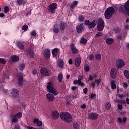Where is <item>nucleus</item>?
Wrapping results in <instances>:
<instances>
[{
    "label": "nucleus",
    "instance_id": "obj_1",
    "mask_svg": "<svg viewBox=\"0 0 129 129\" xmlns=\"http://www.w3.org/2000/svg\"><path fill=\"white\" fill-rule=\"evenodd\" d=\"M60 118L63 121L71 122L72 121V116L67 112H63L60 114Z\"/></svg>",
    "mask_w": 129,
    "mask_h": 129
},
{
    "label": "nucleus",
    "instance_id": "obj_2",
    "mask_svg": "<svg viewBox=\"0 0 129 129\" xmlns=\"http://www.w3.org/2000/svg\"><path fill=\"white\" fill-rule=\"evenodd\" d=\"M114 13H115L114 8H113V7H109L105 10L104 13L105 19L109 20V19H110V18L112 17V15L114 14Z\"/></svg>",
    "mask_w": 129,
    "mask_h": 129
},
{
    "label": "nucleus",
    "instance_id": "obj_3",
    "mask_svg": "<svg viewBox=\"0 0 129 129\" xmlns=\"http://www.w3.org/2000/svg\"><path fill=\"white\" fill-rule=\"evenodd\" d=\"M47 91L52 93L54 95L56 96L58 94V92L56 91V89L54 88L53 86V83L52 82H49L47 85Z\"/></svg>",
    "mask_w": 129,
    "mask_h": 129
},
{
    "label": "nucleus",
    "instance_id": "obj_4",
    "mask_svg": "<svg viewBox=\"0 0 129 129\" xmlns=\"http://www.w3.org/2000/svg\"><path fill=\"white\" fill-rule=\"evenodd\" d=\"M22 112H19L16 114L14 116H11V122H13V123H17L18 121H19V119L21 118L22 117Z\"/></svg>",
    "mask_w": 129,
    "mask_h": 129
},
{
    "label": "nucleus",
    "instance_id": "obj_5",
    "mask_svg": "<svg viewBox=\"0 0 129 129\" xmlns=\"http://www.w3.org/2000/svg\"><path fill=\"white\" fill-rule=\"evenodd\" d=\"M104 21H103V20L100 19L98 21L97 23V29L99 32H101L102 31H103V29H104Z\"/></svg>",
    "mask_w": 129,
    "mask_h": 129
},
{
    "label": "nucleus",
    "instance_id": "obj_6",
    "mask_svg": "<svg viewBox=\"0 0 129 129\" xmlns=\"http://www.w3.org/2000/svg\"><path fill=\"white\" fill-rule=\"evenodd\" d=\"M40 73L43 76H50L51 75V72L46 68H42L40 70Z\"/></svg>",
    "mask_w": 129,
    "mask_h": 129
},
{
    "label": "nucleus",
    "instance_id": "obj_7",
    "mask_svg": "<svg viewBox=\"0 0 129 129\" xmlns=\"http://www.w3.org/2000/svg\"><path fill=\"white\" fill-rule=\"evenodd\" d=\"M57 9V4L56 3H53L50 4L48 7V11L51 14H53L55 13V10Z\"/></svg>",
    "mask_w": 129,
    "mask_h": 129
},
{
    "label": "nucleus",
    "instance_id": "obj_8",
    "mask_svg": "<svg viewBox=\"0 0 129 129\" xmlns=\"http://www.w3.org/2000/svg\"><path fill=\"white\" fill-rule=\"evenodd\" d=\"M98 115L96 113L91 112L88 114V117L91 120H95L98 118Z\"/></svg>",
    "mask_w": 129,
    "mask_h": 129
},
{
    "label": "nucleus",
    "instance_id": "obj_9",
    "mask_svg": "<svg viewBox=\"0 0 129 129\" xmlns=\"http://www.w3.org/2000/svg\"><path fill=\"white\" fill-rule=\"evenodd\" d=\"M124 65H125V63L124 62L123 60L119 59L116 61V67H117V68H118V69L122 68V67H123Z\"/></svg>",
    "mask_w": 129,
    "mask_h": 129
},
{
    "label": "nucleus",
    "instance_id": "obj_10",
    "mask_svg": "<svg viewBox=\"0 0 129 129\" xmlns=\"http://www.w3.org/2000/svg\"><path fill=\"white\" fill-rule=\"evenodd\" d=\"M85 29V28H84V24L83 23H82L79 25H77L76 27L77 32L79 34H81V33L84 31Z\"/></svg>",
    "mask_w": 129,
    "mask_h": 129
},
{
    "label": "nucleus",
    "instance_id": "obj_11",
    "mask_svg": "<svg viewBox=\"0 0 129 129\" xmlns=\"http://www.w3.org/2000/svg\"><path fill=\"white\" fill-rule=\"evenodd\" d=\"M26 54L28 58H33L34 57V55H35V54L34 53V51L31 48L27 50Z\"/></svg>",
    "mask_w": 129,
    "mask_h": 129
},
{
    "label": "nucleus",
    "instance_id": "obj_12",
    "mask_svg": "<svg viewBox=\"0 0 129 129\" xmlns=\"http://www.w3.org/2000/svg\"><path fill=\"white\" fill-rule=\"evenodd\" d=\"M101 83V80L100 79H95L94 82L92 83L91 84V86L93 88H94L95 87V85H99Z\"/></svg>",
    "mask_w": 129,
    "mask_h": 129
},
{
    "label": "nucleus",
    "instance_id": "obj_13",
    "mask_svg": "<svg viewBox=\"0 0 129 129\" xmlns=\"http://www.w3.org/2000/svg\"><path fill=\"white\" fill-rule=\"evenodd\" d=\"M60 116V114L57 111H54L52 112V117L53 119H58Z\"/></svg>",
    "mask_w": 129,
    "mask_h": 129
},
{
    "label": "nucleus",
    "instance_id": "obj_14",
    "mask_svg": "<svg viewBox=\"0 0 129 129\" xmlns=\"http://www.w3.org/2000/svg\"><path fill=\"white\" fill-rule=\"evenodd\" d=\"M70 48H71V50L72 53H73V54H76V53H77V52H78V49H77V48H76V47H75V45H74V44L72 43L71 45Z\"/></svg>",
    "mask_w": 129,
    "mask_h": 129
},
{
    "label": "nucleus",
    "instance_id": "obj_15",
    "mask_svg": "<svg viewBox=\"0 0 129 129\" xmlns=\"http://www.w3.org/2000/svg\"><path fill=\"white\" fill-rule=\"evenodd\" d=\"M46 98L49 101L51 102L54 100L55 97H54V95L53 94L49 93L46 94Z\"/></svg>",
    "mask_w": 129,
    "mask_h": 129
},
{
    "label": "nucleus",
    "instance_id": "obj_16",
    "mask_svg": "<svg viewBox=\"0 0 129 129\" xmlns=\"http://www.w3.org/2000/svg\"><path fill=\"white\" fill-rule=\"evenodd\" d=\"M127 120V118H126V117H124L122 119L121 117L117 118V121L118 122H119V123H125Z\"/></svg>",
    "mask_w": 129,
    "mask_h": 129
},
{
    "label": "nucleus",
    "instance_id": "obj_17",
    "mask_svg": "<svg viewBox=\"0 0 129 129\" xmlns=\"http://www.w3.org/2000/svg\"><path fill=\"white\" fill-rule=\"evenodd\" d=\"M75 64L76 67H79V66H80V64H81V58H76L75 60Z\"/></svg>",
    "mask_w": 129,
    "mask_h": 129
},
{
    "label": "nucleus",
    "instance_id": "obj_18",
    "mask_svg": "<svg viewBox=\"0 0 129 129\" xmlns=\"http://www.w3.org/2000/svg\"><path fill=\"white\" fill-rule=\"evenodd\" d=\"M97 21L96 20H93L91 23H90L89 28L93 29L96 26Z\"/></svg>",
    "mask_w": 129,
    "mask_h": 129
},
{
    "label": "nucleus",
    "instance_id": "obj_19",
    "mask_svg": "<svg viewBox=\"0 0 129 129\" xmlns=\"http://www.w3.org/2000/svg\"><path fill=\"white\" fill-rule=\"evenodd\" d=\"M110 76L113 79L115 78V76H116V72L115 71V69L113 68L111 69L110 72Z\"/></svg>",
    "mask_w": 129,
    "mask_h": 129
},
{
    "label": "nucleus",
    "instance_id": "obj_20",
    "mask_svg": "<svg viewBox=\"0 0 129 129\" xmlns=\"http://www.w3.org/2000/svg\"><path fill=\"white\" fill-rule=\"evenodd\" d=\"M10 62H18L19 61V56L17 55L12 56L10 59Z\"/></svg>",
    "mask_w": 129,
    "mask_h": 129
},
{
    "label": "nucleus",
    "instance_id": "obj_21",
    "mask_svg": "<svg viewBox=\"0 0 129 129\" xmlns=\"http://www.w3.org/2000/svg\"><path fill=\"white\" fill-rule=\"evenodd\" d=\"M12 96H13V98L19 97V93H18V91L16 89L12 90Z\"/></svg>",
    "mask_w": 129,
    "mask_h": 129
},
{
    "label": "nucleus",
    "instance_id": "obj_22",
    "mask_svg": "<svg viewBox=\"0 0 129 129\" xmlns=\"http://www.w3.org/2000/svg\"><path fill=\"white\" fill-rule=\"evenodd\" d=\"M66 26H67V23L61 22L59 25V29H60L61 31H64L65 28H66Z\"/></svg>",
    "mask_w": 129,
    "mask_h": 129
},
{
    "label": "nucleus",
    "instance_id": "obj_23",
    "mask_svg": "<svg viewBox=\"0 0 129 129\" xmlns=\"http://www.w3.org/2000/svg\"><path fill=\"white\" fill-rule=\"evenodd\" d=\"M114 41V40L112 38H107L106 39V44L107 45H111Z\"/></svg>",
    "mask_w": 129,
    "mask_h": 129
},
{
    "label": "nucleus",
    "instance_id": "obj_24",
    "mask_svg": "<svg viewBox=\"0 0 129 129\" xmlns=\"http://www.w3.org/2000/svg\"><path fill=\"white\" fill-rule=\"evenodd\" d=\"M51 55V53L50 52V50L49 49H46L45 51H44V56L45 58L48 59V58H50V56Z\"/></svg>",
    "mask_w": 129,
    "mask_h": 129
},
{
    "label": "nucleus",
    "instance_id": "obj_25",
    "mask_svg": "<svg viewBox=\"0 0 129 129\" xmlns=\"http://www.w3.org/2000/svg\"><path fill=\"white\" fill-rule=\"evenodd\" d=\"M8 80H9V75H8V72H6L4 78L2 79V82L7 83Z\"/></svg>",
    "mask_w": 129,
    "mask_h": 129
},
{
    "label": "nucleus",
    "instance_id": "obj_26",
    "mask_svg": "<svg viewBox=\"0 0 129 129\" xmlns=\"http://www.w3.org/2000/svg\"><path fill=\"white\" fill-rule=\"evenodd\" d=\"M18 77L19 84V85H22V84H23V80H24V79H23V76L19 74L18 75Z\"/></svg>",
    "mask_w": 129,
    "mask_h": 129
},
{
    "label": "nucleus",
    "instance_id": "obj_27",
    "mask_svg": "<svg viewBox=\"0 0 129 129\" xmlns=\"http://www.w3.org/2000/svg\"><path fill=\"white\" fill-rule=\"evenodd\" d=\"M52 55L55 57V56H57L58 54H59V49L58 48H54L52 51Z\"/></svg>",
    "mask_w": 129,
    "mask_h": 129
},
{
    "label": "nucleus",
    "instance_id": "obj_28",
    "mask_svg": "<svg viewBox=\"0 0 129 129\" xmlns=\"http://www.w3.org/2000/svg\"><path fill=\"white\" fill-rule=\"evenodd\" d=\"M110 85L112 89H116V85L115 84V82L114 81H111L110 82Z\"/></svg>",
    "mask_w": 129,
    "mask_h": 129
},
{
    "label": "nucleus",
    "instance_id": "obj_29",
    "mask_svg": "<svg viewBox=\"0 0 129 129\" xmlns=\"http://www.w3.org/2000/svg\"><path fill=\"white\" fill-rule=\"evenodd\" d=\"M77 5H78V2L75 1L73 2V4H72L70 7L72 8V9H74V8H75V7H76L77 6Z\"/></svg>",
    "mask_w": 129,
    "mask_h": 129
},
{
    "label": "nucleus",
    "instance_id": "obj_30",
    "mask_svg": "<svg viewBox=\"0 0 129 129\" xmlns=\"http://www.w3.org/2000/svg\"><path fill=\"white\" fill-rule=\"evenodd\" d=\"M17 3L20 6H22V5H25V4H26L25 0H17Z\"/></svg>",
    "mask_w": 129,
    "mask_h": 129
},
{
    "label": "nucleus",
    "instance_id": "obj_31",
    "mask_svg": "<svg viewBox=\"0 0 129 129\" xmlns=\"http://www.w3.org/2000/svg\"><path fill=\"white\" fill-rule=\"evenodd\" d=\"M57 64L58 65V67H60V68H63L64 66V62L62 60H59L57 62Z\"/></svg>",
    "mask_w": 129,
    "mask_h": 129
},
{
    "label": "nucleus",
    "instance_id": "obj_32",
    "mask_svg": "<svg viewBox=\"0 0 129 129\" xmlns=\"http://www.w3.org/2000/svg\"><path fill=\"white\" fill-rule=\"evenodd\" d=\"M124 8L126 11L129 12V1L125 3Z\"/></svg>",
    "mask_w": 129,
    "mask_h": 129
},
{
    "label": "nucleus",
    "instance_id": "obj_33",
    "mask_svg": "<svg viewBox=\"0 0 129 129\" xmlns=\"http://www.w3.org/2000/svg\"><path fill=\"white\" fill-rule=\"evenodd\" d=\"M123 73L125 78H126V79H129V72L125 70L124 71Z\"/></svg>",
    "mask_w": 129,
    "mask_h": 129
},
{
    "label": "nucleus",
    "instance_id": "obj_34",
    "mask_svg": "<svg viewBox=\"0 0 129 129\" xmlns=\"http://www.w3.org/2000/svg\"><path fill=\"white\" fill-rule=\"evenodd\" d=\"M110 108H111V104L110 102H107L106 104V109L108 110L109 109H110Z\"/></svg>",
    "mask_w": 129,
    "mask_h": 129
},
{
    "label": "nucleus",
    "instance_id": "obj_35",
    "mask_svg": "<svg viewBox=\"0 0 129 129\" xmlns=\"http://www.w3.org/2000/svg\"><path fill=\"white\" fill-rule=\"evenodd\" d=\"M17 46L19 49L23 50L24 49V44L21 43V42H18Z\"/></svg>",
    "mask_w": 129,
    "mask_h": 129
},
{
    "label": "nucleus",
    "instance_id": "obj_36",
    "mask_svg": "<svg viewBox=\"0 0 129 129\" xmlns=\"http://www.w3.org/2000/svg\"><path fill=\"white\" fill-rule=\"evenodd\" d=\"M95 59L97 61H99L101 59V55L100 54H96L95 55Z\"/></svg>",
    "mask_w": 129,
    "mask_h": 129
},
{
    "label": "nucleus",
    "instance_id": "obj_37",
    "mask_svg": "<svg viewBox=\"0 0 129 129\" xmlns=\"http://www.w3.org/2000/svg\"><path fill=\"white\" fill-rule=\"evenodd\" d=\"M84 70L86 72H89V71L90 70V68L89 67V66L88 64H86L84 67Z\"/></svg>",
    "mask_w": 129,
    "mask_h": 129
},
{
    "label": "nucleus",
    "instance_id": "obj_38",
    "mask_svg": "<svg viewBox=\"0 0 129 129\" xmlns=\"http://www.w3.org/2000/svg\"><path fill=\"white\" fill-rule=\"evenodd\" d=\"M78 83L80 86H84V85H85L84 83L81 82V79H78Z\"/></svg>",
    "mask_w": 129,
    "mask_h": 129
},
{
    "label": "nucleus",
    "instance_id": "obj_39",
    "mask_svg": "<svg viewBox=\"0 0 129 129\" xmlns=\"http://www.w3.org/2000/svg\"><path fill=\"white\" fill-rule=\"evenodd\" d=\"M81 44H86L87 43V40L84 38H82L80 40Z\"/></svg>",
    "mask_w": 129,
    "mask_h": 129
},
{
    "label": "nucleus",
    "instance_id": "obj_40",
    "mask_svg": "<svg viewBox=\"0 0 129 129\" xmlns=\"http://www.w3.org/2000/svg\"><path fill=\"white\" fill-rule=\"evenodd\" d=\"M63 77V75L62 74H60L58 75V80L59 82H62V78Z\"/></svg>",
    "mask_w": 129,
    "mask_h": 129
},
{
    "label": "nucleus",
    "instance_id": "obj_41",
    "mask_svg": "<svg viewBox=\"0 0 129 129\" xmlns=\"http://www.w3.org/2000/svg\"><path fill=\"white\" fill-rule=\"evenodd\" d=\"M85 20V17L83 16H80L79 17V20L80 21V22H83L84 20Z\"/></svg>",
    "mask_w": 129,
    "mask_h": 129
},
{
    "label": "nucleus",
    "instance_id": "obj_42",
    "mask_svg": "<svg viewBox=\"0 0 129 129\" xmlns=\"http://www.w3.org/2000/svg\"><path fill=\"white\" fill-rule=\"evenodd\" d=\"M73 126L75 129H79V124L77 122H74Z\"/></svg>",
    "mask_w": 129,
    "mask_h": 129
},
{
    "label": "nucleus",
    "instance_id": "obj_43",
    "mask_svg": "<svg viewBox=\"0 0 129 129\" xmlns=\"http://www.w3.org/2000/svg\"><path fill=\"white\" fill-rule=\"evenodd\" d=\"M119 10L120 13H124V7H123V6H120L119 8Z\"/></svg>",
    "mask_w": 129,
    "mask_h": 129
},
{
    "label": "nucleus",
    "instance_id": "obj_44",
    "mask_svg": "<svg viewBox=\"0 0 129 129\" xmlns=\"http://www.w3.org/2000/svg\"><path fill=\"white\" fill-rule=\"evenodd\" d=\"M39 120H40L39 119V118H35L33 121V123H34L35 124H37L39 122Z\"/></svg>",
    "mask_w": 129,
    "mask_h": 129
},
{
    "label": "nucleus",
    "instance_id": "obj_45",
    "mask_svg": "<svg viewBox=\"0 0 129 129\" xmlns=\"http://www.w3.org/2000/svg\"><path fill=\"white\" fill-rule=\"evenodd\" d=\"M0 63H2V64H6L7 60L4 58H0Z\"/></svg>",
    "mask_w": 129,
    "mask_h": 129
},
{
    "label": "nucleus",
    "instance_id": "obj_46",
    "mask_svg": "<svg viewBox=\"0 0 129 129\" xmlns=\"http://www.w3.org/2000/svg\"><path fill=\"white\" fill-rule=\"evenodd\" d=\"M25 67L26 66H25V64H21L20 66V70H21V71H23V70L25 69Z\"/></svg>",
    "mask_w": 129,
    "mask_h": 129
},
{
    "label": "nucleus",
    "instance_id": "obj_47",
    "mask_svg": "<svg viewBox=\"0 0 129 129\" xmlns=\"http://www.w3.org/2000/svg\"><path fill=\"white\" fill-rule=\"evenodd\" d=\"M10 11V9L8 7H5L4 8V13L7 14Z\"/></svg>",
    "mask_w": 129,
    "mask_h": 129
},
{
    "label": "nucleus",
    "instance_id": "obj_48",
    "mask_svg": "<svg viewBox=\"0 0 129 129\" xmlns=\"http://www.w3.org/2000/svg\"><path fill=\"white\" fill-rule=\"evenodd\" d=\"M85 25L86 26H88V27L89 28V25L90 24V21H89V20H85V22H84Z\"/></svg>",
    "mask_w": 129,
    "mask_h": 129
},
{
    "label": "nucleus",
    "instance_id": "obj_49",
    "mask_svg": "<svg viewBox=\"0 0 129 129\" xmlns=\"http://www.w3.org/2000/svg\"><path fill=\"white\" fill-rule=\"evenodd\" d=\"M102 36V33L101 32H99L96 34L95 36V38H99V37H101Z\"/></svg>",
    "mask_w": 129,
    "mask_h": 129
},
{
    "label": "nucleus",
    "instance_id": "obj_50",
    "mask_svg": "<svg viewBox=\"0 0 129 129\" xmlns=\"http://www.w3.org/2000/svg\"><path fill=\"white\" fill-rule=\"evenodd\" d=\"M96 96V95H95V94H94V93H92V94H91L90 97V99H94V98H95Z\"/></svg>",
    "mask_w": 129,
    "mask_h": 129
},
{
    "label": "nucleus",
    "instance_id": "obj_51",
    "mask_svg": "<svg viewBox=\"0 0 129 129\" xmlns=\"http://www.w3.org/2000/svg\"><path fill=\"white\" fill-rule=\"evenodd\" d=\"M31 35L33 37H36V36L37 35V32L35 30L31 32Z\"/></svg>",
    "mask_w": 129,
    "mask_h": 129
},
{
    "label": "nucleus",
    "instance_id": "obj_52",
    "mask_svg": "<svg viewBox=\"0 0 129 129\" xmlns=\"http://www.w3.org/2000/svg\"><path fill=\"white\" fill-rule=\"evenodd\" d=\"M28 26L24 25L22 27V30H23V31H27L28 30Z\"/></svg>",
    "mask_w": 129,
    "mask_h": 129
},
{
    "label": "nucleus",
    "instance_id": "obj_53",
    "mask_svg": "<svg viewBox=\"0 0 129 129\" xmlns=\"http://www.w3.org/2000/svg\"><path fill=\"white\" fill-rule=\"evenodd\" d=\"M54 33H59V29L58 28L54 27L53 29Z\"/></svg>",
    "mask_w": 129,
    "mask_h": 129
},
{
    "label": "nucleus",
    "instance_id": "obj_54",
    "mask_svg": "<svg viewBox=\"0 0 129 129\" xmlns=\"http://www.w3.org/2000/svg\"><path fill=\"white\" fill-rule=\"evenodd\" d=\"M94 79V77L93 76L90 75L89 76V80L90 81H93V80Z\"/></svg>",
    "mask_w": 129,
    "mask_h": 129
},
{
    "label": "nucleus",
    "instance_id": "obj_55",
    "mask_svg": "<svg viewBox=\"0 0 129 129\" xmlns=\"http://www.w3.org/2000/svg\"><path fill=\"white\" fill-rule=\"evenodd\" d=\"M42 124H43V122H42V121L39 120V121H38V122L37 123V126H42Z\"/></svg>",
    "mask_w": 129,
    "mask_h": 129
},
{
    "label": "nucleus",
    "instance_id": "obj_56",
    "mask_svg": "<svg viewBox=\"0 0 129 129\" xmlns=\"http://www.w3.org/2000/svg\"><path fill=\"white\" fill-rule=\"evenodd\" d=\"M89 58L90 60H93V59H94V55H93V54L90 55Z\"/></svg>",
    "mask_w": 129,
    "mask_h": 129
},
{
    "label": "nucleus",
    "instance_id": "obj_57",
    "mask_svg": "<svg viewBox=\"0 0 129 129\" xmlns=\"http://www.w3.org/2000/svg\"><path fill=\"white\" fill-rule=\"evenodd\" d=\"M118 109L121 110L122 109V105L121 104H118L117 105Z\"/></svg>",
    "mask_w": 129,
    "mask_h": 129
},
{
    "label": "nucleus",
    "instance_id": "obj_58",
    "mask_svg": "<svg viewBox=\"0 0 129 129\" xmlns=\"http://www.w3.org/2000/svg\"><path fill=\"white\" fill-rule=\"evenodd\" d=\"M124 88H126L127 87H128V85H127V83L125 82L123 83V85Z\"/></svg>",
    "mask_w": 129,
    "mask_h": 129
},
{
    "label": "nucleus",
    "instance_id": "obj_59",
    "mask_svg": "<svg viewBox=\"0 0 129 129\" xmlns=\"http://www.w3.org/2000/svg\"><path fill=\"white\" fill-rule=\"evenodd\" d=\"M32 73L33 74L35 75V74H38V72L37 71V70L36 69H33L32 70Z\"/></svg>",
    "mask_w": 129,
    "mask_h": 129
},
{
    "label": "nucleus",
    "instance_id": "obj_60",
    "mask_svg": "<svg viewBox=\"0 0 129 129\" xmlns=\"http://www.w3.org/2000/svg\"><path fill=\"white\" fill-rule=\"evenodd\" d=\"M81 108L83 109H85V108H86V105L82 104V105H81Z\"/></svg>",
    "mask_w": 129,
    "mask_h": 129
},
{
    "label": "nucleus",
    "instance_id": "obj_61",
    "mask_svg": "<svg viewBox=\"0 0 129 129\" xmlns=\"http://www.w3.org/2000/svg\"><path fill=\"white\" fill-rule=\"evenodd\" d=\"M88 91V89H87V88H85L84 89V93L85 94H86V93H87V92Z\"/></svg>",
    "mask_w": 129,
    "mask_h": 129
},
{
    "label": "nucleus",
    "instance_id": "obj_62",
    "mask_svg": "<svg viewBox=\"0 0 129 129\" xmlns=\"http://www.w3.org/2000/svg\"><path fill=\"white\" fill-rule=\"evenodd\" d=\"M76 89H77V87H76V86L72 87V90H73V91H75V90H76Z\"/></svg>",
    "mask_w": 129,
    "mask_h": 129
},
{
    "label": "nucleus",
    "instance_id": "obj_63",
    "mask_svg": "<svg viewBox=\"0 0 129 129\" xmlns=\"http://www.w3.org/2000/svg\"><path fill=\"white\" fill-rule=\"evenodd\" d=\"M32 15V10H30V11L26 14V16L28 17L30 15Z\"/></svg>",
    "mask_w": 129,
    "mask_h": 129
},
{
    "label": "nucleus",
    "instance_id": "obj_64",
    "mask_svg": "<svg viewBox=\"0 0 129 129\" xmlns=\"http://www.w3.org/2000/svg\"><path fill=\"white\" fill-rule=\"evenodd\" d=\"M69 64H70V65H72V64H73V61H72V59H70L69 60Z\"/></svg>",
    "mask_w": 129,
    "mask_h": 129
}]
</instances>
